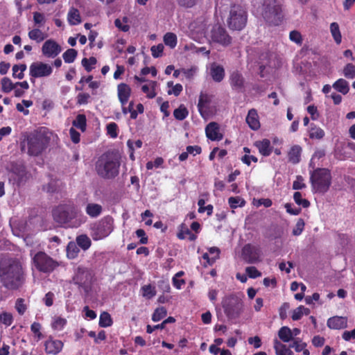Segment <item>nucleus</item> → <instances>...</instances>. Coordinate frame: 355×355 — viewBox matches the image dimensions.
Returning <instances> with one entry per match:
<instances>
[{"mask_svg": "<svg viewBox=\"0 0 355 355\" xmlns=\"http://www.w3.org/2000/svg\"><path fill=\"white\" fill-rule=\"evenodd\" d=\"M0 280L9 290H16L25 281V274L21 261L16 258L3 257L0 260Z\"/></svg>", "mask_w": 355, "mask_h": 355, "instance_id": "nucleus-1", "label": "nucleus"}, {"mask_svg": "<svg viewBox=\"0 0 355 355\" xmlns=\"http://www.w3.org/2000/svg\"><path fill=\"white\" fill-rule=\"evenodd\" d=\"M53 220L61 225L78 227L86 220L85 216L73 205H60L53 209Z\"/></svg>", "mask_w": 355, "mask_h": 355, "instance_id": "nucleus-2", "label": "nucleus"}, {"mask_svg": "<svg viewBox=\"0 0 355 355\" xmlns=\"http://www.w3.org/2000/svg\"><path fill=\"white\" fill-rule=\"evenodd\" d=\"M120 162L118 155L113 152L103 154L96 164V170L99 176L105 179H112L118 175Z\"/></svg>", "mask_w": 355, "mask_h": 355, "instance_id": "nucleus-3", "label": "nucleus"}, {"mask_svg": "<svg viewBox=\"0 0 355 355\" xmlns=\"http://www.w3.org/2000/svg\"><path fill=\"white\" fill-rule=\"evenodd\" d=\"M260 14L269 25L277 26L282 21V3L280 0H263Z\"/></svg>", "mask_w": 355, "mask_h": 355, "instance_id": "nucleus-4", "label": "nucleus"}, {"mask_svg": "<svg viewBox=\"0 0 355 355\" xmlns=\"http://www.w3.org/2000/svg\"><path fill=\"white\" fill-rule=\"evenodd\" d=\"M311 182L314 192L326 193L331 182L330 171L327 168H317L311 175Z\"/></svg>", "mask_w": 355, "mask_h": 355, "instance_id": "nucleus-5", "label": "nucleus"}, {"mask_svg": "<svg viewBox=\"0 0 355 355\" xmlns=\"http://www.w3.org/2000/svg\"><path fill=\"white\" fill-rule=\"evenodd\" d=\"M222 306L229 320L237 319L243 311V302L235 294L225 296L222 300Z\"/></svg>", "mask_w": 355, "mask_h": 355, "instance_id": "nucleus-6", "label": "nucleus"}, {"mask_svg": "<svg viewBox=\"0 0 355 355\" xmlns=\"http://www.w3.org/2000/svg\"><path fill=\"white\" fill-rule=\"evenodd\" d=\"M247 20V11L243 6L236 4L231 6L227 19V26L231 30H242L245 26Z\"/></svg>", "mask_w": 355, "mask_h": 355, "instance_id": "nucleus-7", "label": "nucleus"}, {"mask_svg": "<svg viewBox=\"0 0 355 355\" xmlns=\"http://www.w3.org/2000/svg\"><path fill=\"white\" fill-rule=\"evenodd\" d=\"M28 153L30 155H39L46 147L49 138L44 132L39 131L29 135L27 138Z\"/></svg>", "mask_w": 355, "mask_h": 355, "instance_id": "nucleus-8", "label": "nucleus"}, {"mask_svg": "<svg viewBox=\"0 0 355 355\" xmlns=\"http://www.w3.org/2000/svg\"><path fill=\"white\" fill-rule=\"evenodd\" d=\"M113 218L107 216L93 223L91 226L92 238L99 240L107 236L113 230Z\"/></svg>", "mask_w": 355, "mask_h": 355, "instance_id": "nucleus-9", "label": "nucleus"}, {"mask_svg": "<svg viewBox=\"0 0 355 355\" xmlns=\"http://www.w3.org/2000/svg\"><path fill=\"white\" fill-rule=\"evenodd\" d=\"M34 266L40 271L44 273L51 272L58 263L44 252H38L33 259Z\"/></svg>", "mask_w": 355, "mask_h": 355, "instance_id": "nucleus-10", "label": "nucleus"}, {"mask_svg": "<svg viewBox=\"0 0 355 355\" xmlns=\"http://www.w3.org/2000/svg\"><path fill=\"white\" fill-rule=\"evenodd\" d=\"M211 41L223 46H227L232 43V37L225 28L219 24H215L210 32Z\"/></svg>", "mask_w": 355, "mask_h": 355, "instance_id": "nucleus-11", "label": "nucleus"}, {"mask_svg": "<svg viewBox=\"0 0 355 355\" xmlns=\"http://www.w3.org/2000/svg\"><path fill=\"white\" fill-rule=\"evenodd\" d=\"M92 279L91 273L84 268H78L73 278L74 284L81 287L87 294L91 291Z\"/></svg>", "mask_w": 355, "mask_h": 355, "instance_id": "nucleus-12", "label": "nucleus"}, {"mask_svg": "<svg viewBox=\"0 0 355 355\" xmlns=\"http://www.w3.org/2000/svg\"><path fill=\"white\" fill-rule=\"evenodd\" d=\"M243 259L248 263H255L260 261V248L250 245H245L242 249L241 254Z\"/></svg>", "mask_w": 355, "mask_h": 355, "instance_id": "nucleus-13", "label": "nucleus"}, {"mask_svg": "<svg viewBox=\"0 0 355 355\" xmlns=\"http://www.w3.org/2000/svg\"><path fill=\"white\" fill-rule=\"evenodd\" d=\"M29 69L30 76L33 78L46 77L50 76L53 71L51 65L42 62L32 63Z\"/></svg>", "mask_w": 355, "mask_h": 355, "instance_id": "nucleus-14", "label": "nucleus"}, {"mask_svg": "<svg viewBox=\"0 0 355 355\" xmlns=\"http://www.w3.org/2000/svg\"><path fill=\"white\" fill-rule=\"evenodd\" d=\"M62 51L61 46L54 40H46L42 45V54L46 58H55Z\"/></svg>", "mask_w": 355, "mask_h": 355, "instance_id": "nucleus-15", "label": "nucleus"}, {"mask_svg": "<svg viewBox=\"0 0 355 355\" xmlns=\"http://www.w3.org/2000/svg\"><path fill=\"white\" fill-rule=\"evenodd\" d=\"M230 83L232 88L237 92H241L245 87V79L241 73L234 71L230 76Z\"/></svg>", "mask_w": 355, "mask_h": 355, "instance_id": "nucleus-16", "label": "nucleus"}, {"mask_svg": "<svg viewBox=\"0 0 355 355\" xmlns=\"http://www.w3.org/2000/svg\"><path fill=\"white\" fill-rule=\"evenodd\" d=\"M206 136L211 141H220L223 135L219 132V125L216 122L209 123L205 128Z\"/></svg>", "mask_w": 355, "mask_h": 355, "instance_id": "nucleus-17", "label": "nucleus"}, {"mask_svg": "<svg viewBox=\"0 0 355 355\" xmlns=\"http://www.w3.org/2000/svg\"><path fill=\"white\" fill-rule=\"evenodd\" d=\"M327 327L332 329H341L347 327V318L342 316H334L328 319Z\"/></svg>", "mask_w": 355, "mask_h": 355, "instance_id": "nucleus-18", "label": "nucleus"}, {"mask_svg": "<svg viewBox=\"0 0 355 355\" xmlns=\"http://www.w3.org/2000/svg\"><path fill=\"white\" fill-rule=\"evenodd\" d=\"M254 145L258 148L259 153L265 157L269 156L273 149L270 141L268 139L257 141Z\"/></svg>", "mask_w": 355, "mask_h": 355, "instance_id": "nucleus-19", "label": "nucleus"}, {"mask_svg": "<svg viewBox=\"0 0 355 355\" xmlns=\"http://www.w3.org/2000/svg\"><path fill=\"white\" fill-rule=\"evenodd\" d=\"M63 343L58 340H49L45 343V350L48 354H57L62 349Z\"/></svg>", "mask_w": 355, "mask_h": 355, "instance_id": "nucleus-20", "label": "nucleus"}, {"mask_svg": "<svg viewBox=\"0 0 355 355\" xmlns=\"http://www.w3.org/2000/svg\"><path fill=\"white\" fill-rule=\"evenodd\" d=\"M130 93V87L127 84L121 83L118 85V97L122 105L128 102Z\"/></svg>", "mask_w": 355, "mask_h": 355, "instance_id": "nucleus-21", "label": "nucleus"}, {"mask_svg": "<svg viewBox=\"0 0 355 355\" xmlns=\"http://www.w3.org/2000/svg\"><path fill=\"white\" fill-rule=\"evenodd\" d=\"M210 75L215 82L220 83L225 76L224 68L216 63H213L210 67Z\"/></svg>", "mask_w": 355, "mask_h": 355, "instance_id": "nucleus-22", "label": "nucleus"}, {"mask_svg": "<svg viewBox=\"0 0 355 355\" xmlns=\"http://www.w3.org/2000/svg\"><path fill=\"white\" fill-rule=\"evenodd\" d=\"M246 122L249 127L252 130H256L259 128L260 123L258 120L257 111L255 110L252 109L248 112V116L246 117Z\"/></svg>", "mask_w": 355, "mask_h": 355, "instance_id": "nucleus-23", "label": "nucleus"}, {"mask_svg": "<svg viewBox=\"0 0 355 355\" xmlns=\"http://www.w3.org/2000/svg\"><path fill=\"white\" fill-rule=\"evenodd\" d=\"M302 148L298 145L292 146L288 153V162L292 164H297L300 161Z\"/></svg>", "mask_w": 355, "mask_h": 355, "instance_id": "nucleus-24", "label": "nucleus"}, {"mask_svg": "<svg viewBox=\"0 0 355 355\" xmlns=\"http://www.w3.org/2000/svg\"><path fill=\"white\" fill-rule=\"evenodd\" d=\"M103 207L96 203H89L87 205L85 211L92 218L98 217L102 212Z\"/></svg>", "mask_w": 355, "mask_h": 355, "instance_id": "nucleus-25", "label": "nucleus"}, {"mask_svg": "<svg viewBox=\"0 0 355 355\" xmlns=\"http://www.w3.org/2000/svg\"><path fill=\"white\" fill-rule=\"evenodd\" d=\"M274 348L277 355H293V352L289 347L277 339L274 341Z\"/></svg>", "mask_w": 355, "mask_h": 355, "instance_id": "nucleus-26", "label": "nucleus"}, {"mask_svg": "<svg viewBox=\"0 0 355 355\" xmlns=\"http://www.w3.org/2000/svg\"><path fill=\"white\" fill-rule=\"evenodd\" d=\"M67 19L70 25L74 26L81 22V17L78 9L71 8L67 15Z\"/></svg>", "mask_w": 355, "mask_h": 355, "instance_id": "nucleus-27", "label": "nucleus"}, {"mask_svg": "<svg viewBox=\"0 0 355 355\" xmlns=\"http://www.w3.org/2000/svg\"><path fill=\"white\" fill-rule=\"evenodd\" d=\"M28 37L31 40L40 43L47 37V34L43 33L39 28H35L28 32Z\"/></svg>", "mask_w": 355, "mask_h": 355, "instance_id": "nucleus-28", "label": "nucleus"}, {"mask_svg": "<svg viewBox=\"0 0 355 355\" xmlns=\"http://www.w3.org/2000/svg\"><path fill=\"white\" fill-rule=\"evenodd\" d=\"M333 87L344 95L347 94L349 90L348 83L343 78H340L336 81L333 85Z\"/></svg>", "mask_w": 355, "mask_h": 355, "instance_id": "nucleus-29", "label": "nucleus"}, {"mask_svg": "<svg viewBox=\"0 0 355 355\" xmlns=\"http://www.w3.org/2000/svg\"><path fill=\"white\" fill-rule=\"evenodd\" d=\"M209 103V96L207 94H201L199 97L198 108L200 115L202 117L205 116V108L207 107V105Z\"/></svg>", "mask_w": 355, "mask_h": 355, "instance_id": "nucleus-30", "label": "nucleus"}, {"mask_svg": "<svg viewBox=\"0 0 355 355\" xmlns=\"http://www.w3.org/2000/svg\"><path fill=\"white\" fill-rule=\"evenodd\" d=\"M279 338L284 343H288L292 340V331L288 327H282L278 331Z\"/></svg>", "mask_w": 355, "mask_h": 355, "instance_id": "nucleus-31", "label": "nucleus"}, {"mask_svg": "<svg viewBox=\"0 0 355 355\" xmlns=\"http://www.w3.org/2000/svg\"><path fill=\"white\" fill-rule=\"evenodd\" d=\"M76 244L83 250H86L91 246L92 242L90 239L85 234H82L76 238Z\"/></svg>", "mask_w": 355, "mask_h": 355, "instance_id": "nucleus-32", "label": "nucleus"}, {"mask_svg": "<svg viewBox=\"0 0 355 355\" xmlns=\"http://www.w3.org/2000/svg\"><path fill=\"white\" fill-rule=\"evenodd\" d=\"M79 252L80 250L76 243L71 241L68 243L67 246V256L69 259H75Z\"/></svg>", "mask_w": 355, "mask_h": 355, "instance_id": "nucleus-33", "label": "nucleus"}, {"mask_svg": "<svg viewBox=\"0 0 355 355\" xmlns=\"http://www.w3.org/2000/svg\"><path fill=\"white\" fill-rule=\"evenodd\" d=\"M189 111L184 105H180L178 108L173 112L174 117L179 121H182L187 117Z\"/></svg>", "mask_w": 355, "mask_h": 355, "instance_id": "nucleus-34", "label": "nucleus"}, {"mask_svg": "<svg viewBox=\"0 0 355 355\" xmlns=\"http://www.w3.org/2000/svg\"><path fill=\"white\" fill-rule=\"evenodd\" d=\"M1 91L4 93H9L16 87L15 83H13L12 80L7 77H4L1 79Z\"/></svg>", "mask_w": 355, "mask_h": 355, "instance_id": "nucleus-35", "label": "nucleus"}, {"mask_svg": "<svg viewBox=\"0 0 355 355\" xmlns=\"http://www.w3.org/2000/svg\"><path fill=\"white\" fill-rule=\"evenodd\" d=\"M324 136V132L322 128L317 127L316 125H311L309 130V137L311 139H321Z\"/></svg>", "mask_w": 355, "mask_h": 355, "instance_id": "nucleus-36", "label": "nucleus"}, {"mask_svg": "<svg viewBox=\"0 0 355 355\" xmlns=\"http://www.w3.org/2000/svg\"><path fill=\"white\" fill-rule=\"evenodd\" d=\"M86 116L84 114H78L73 121V125L84 132L86 129Z\"/></svg>", "mask_w": 355, "mask_h": 355, "instance_id": "nucleus-37", "label": "nucleus"}, {"mask_svg": "<svg viewBox=\"0 0 355 355\" xmlns=\"http://www.w3.org/2000/svg\"><path fill=\"white\" fill-rule=\"evenodd\" d=\"M26 69V65L25 64H15L12 67V76L18 79H22L24 78V71Z\"/></svg>", "mask_w": 355, "mask_h": 355, "instance_id": "nucleus-38", "label": "nucleus"}, {"mask_svg": "<svg viewBox=\"0 0 355 355\" xmlns=\"http://www.w3.org/2000/svg\"><path fill=\"white\" fill-rule=\"evenodd\" d=\"M164 42L166 46L173 49L177 44V36L173 33H167L164 37Z\"/></svg>", "mask_w": 355, "mask_h": 355, "instance_id": "nucleus-39", "label": "nucleus"}, {"mask_svg": "<svg viewBox=\"0 0 355 355\" xmlns=\"http://www.w3.org/2000/svg\"><path fill=\"white\" fill-rule=\"evenodd\" d=\"M330 30L335 42L337 44H340L341 42L342 37L338 24L336 22L331 23L330 25Z\"/></svg>", "mask_w": 355, "mask_h": 355, "instance_id": "nucleus-40", "label": "nucleus"}, {"mask_svg": "<svg viewBox=\"0 0 355 355\" xmlns=\"http://www.w3.org/2000/svg\"><path fill=\"white\" fill-rule=\"evenodd\" d=\"M112 324V320L110 315L107 312H103L99 318V326L101 327H107Z\"/></svg>", "mask_w": 355, "mask_h": 355, "instance_id": "nucleus-41", "label": "nucleus"}, {"mask_svg": "<svg viewBox=\"0 0 355 355\" xmlns=\"http://www.w3.org/2000/svg\"><path fill=\"white\" fill-rule=\"evenodd\" d=\"M77 55L78 52L76 49H69L63 53L62 57L65 62L71 63L75 60Z\"/></svg>", "mask_w": 355, "mask_h": 355, "instance_id": "nucleus-42", "label": "nucleus"}, {"mask_svg": "<svg viewBox=\"0 0 355 355\" xmlns=\"http://www.w3.org/2000/svg\"><path fill=\"white\" fill-rule=\"evenodd\" d=\"M167 315V311L164 306H161L159 308H157L153 315H152V320L154 322H158L161 320L162 318H164Z\"/></svg>", "mask_w": 355, "mask_h": 355, "instance_id": "nucleus-43", "label": "nucleus"}, {"mask_svg": "<svg viewBox=\"0 0 355 355\" xmlns=\"http://www.w3.org/2000/svg\"><path fill=\"white\" fill-rule=\"evenodd\" d=\"M293 199L296 204L301 205L304 208H307L310 206V202L304 198H302V193L296 191L293 194Z\"/></svg>", "mask_w": 355, "mask_h": 355, "instance_id": "nucleus-44", "label": "nucleus"}, {"mask_svg": "<svg viewBox=\"0 0 355 355\" xmlns=\"http://www.w3.org/2000/svg\"><path fill=\"white\" fill-rule=\"evenodd\" d=\"M344 76L349 79L355 78V65L353 64H347L343 69Z\"/></svg>", "mask_w": 355, "mask_h": 355, "instance_id": "nucleus-45", "label": "nucleus"}, {"mask_svg": "<svg viewBox=\"0 0 355 355\" xmlns=\"http://www.w3.org/2000/svg\"><path fill=\"white\" fill-rule=\"evenodd\" d=\"M228 202L231 208L235 209L238 207H242L245 205V200L241 199L240 197H230L228 199Z\"/></svg>", "mask_w": 355, "mask_h": 355, "instance_id": "nucleus-46", "label": "nucleus"}, {"mask_svg": "<svg viewBox=\"0 0 355 355\" xmlns=\"http://www.w3.org/2000/svg\"><path fill=\"white\" fill-rule=\"evenodd\" d=\"M13 321V318L11 313L3 312L0 314V324H3L6 326L11 325Z\"/></svg>", "mask_w": 355, "mask_h": 355, "instance_id": "nucleus-47", "label": "nucleus"}, {"mask_svg": "<svg viewBox=\"0 0 355 355\" xmlns=\"http://www.w3.org/2000/svg\"><path fill=\"white\" fill-rule=\"evenodd\" d=\"M304 221L302 218H299L295 224V226L293 229V234L294 236H299L303 232L304 227Z\"/></svg>", "mask_w": 355, "mask_h": 355, "instance_id": "nucleus-48", "label": "nucleus"}, {"mask_svg": "<svg viewBox=\"0 0 355 355\" xmlns=\"http://www.w3.org/2000/svg\"><path fill=\"white\" fill-rule=\"evenodd\" d=\"M96 63V59L94 57H90L89 59L85 58L82 60V64L87 72L92 71V67L90 65H94Z\"/></svg>", "mask_w": 355, "mask_h": 355, "instance_id": "nucleus-49", "label": "nucleus"}, {"mask_svg": "<svg viewBox=\"0 0 355 355\" xmlns=\"http://www.w3.org/2000/svg\"><path fill=\"white\" fill-rule=\"evenodd\" d=\"M143 295L148 299H151L156 295V291L150 285H146L142 287Z\"/></svg>", "mask_w": 355, "mask_h": 355, "instance_id": "nucleus-50", "label": "nucleus"}, {"mask_svg": "<svg viewBox=\"0 0 355 355\" xmlns=\"http://www.w3.org/2000/svg\"><path fill=\"white\" fill-rule=\"evenodd\" d=\"M58 182L55 180H52L49 182L46 185L43 186V189L49 193H53L57 191L58 188Z\"/></svg>", "mask_w": 355, "mask_h": 355, "instance_id": "nucleus-51", "label": "nucleus"}, {"mask_svg": "<svg viewBox=\"0 0 355 355\" xmlns=\"http://www.w3.org/2000/svg\"><path fill=\"white\" fill-rule=\"evenodd\" d=\"M117 129H118V126H117L116 123H115L114 122L110 123L107 124V133L112 138H116L117 137V135H118Z\"/></svg>", "mask_w": 355, "mask_h": 355, "instance_id": "nucleus-52", "label": "nucleus"}, {"mask_svg": "<svg viewBox=\"0 0 355 355\" xmlns=\"http://www.w3.org/2000/svg\"><path fill=\"white\" fill-rule=\"evenodd\" d=\"M191 231L187 228L185 224L182 223L180 226V231L177 236L180 239H184L190 234Z\"/></svg>", "mask_w": 355, "mask_h": 355, "instance_id": "nucleus-53", "label": "nucleus"}, {"mask_svg": "<svg viewBox=\"0 0 355 355\" xmlns=\"http://www.w3.org/2000/svg\"><path fill=\"white\" fill-rule=\"evenodd\" d=\"M150 50L152 52V55L154 58H159L162 56L164 50V45L162 44H159L157 46H153Z\"/></svg>", "mask_w": 355, "mask_h": 355, "instance_id": "nucleus-54", "label": "nucleus"}, {"mask_svg": "<svg viewBox=\"0 0 355 355\" xmlns=\"http://www.w3.org/2000/svg\"><path fill=\"white\" fill-rule=\"evenodd\" d=\"M306 187V184L304 183V179L301 175H297L296 180L293 183V189L295 190L302 189Z\"/></svg>", "mask_w": 355, "mask_h": 355, "instance_id": "nucleus-55", "label": "nucleus"}, {"mask_svg": "<svg viewBox=\"0 0 355 355\" xmlns=\"http://www.w3.org/2000/svg\"><path fill=\"white\" fill-rule=\"evenodd\" d=\"M306 347V343H302L301 340L297 339L290 345V347L294 348L297 352L302 351Z\"/></svg>", "mask_w": 355, "mask_h": 355, "instance_id": "nucleus-56", "label": "nucleus"}, {"mask_svg": "<svg viewBox=\"0 0 355 355\" xmlns=\"http://www.w3.org/2000/svg\"><path fill=\"white\" fill-rule=\"evenodd\" d=\"M67 321L65 319L62 318L60 317H58L55 318L53 322L52 323V327L54 329H61L65 325Z\"/></svg>", "mask_w": 355, "mask_h": 355, "instance_id": "nucleus-57", "label": "nucleus"}, {"mask_svg": "<svg viewBox=\"0 0 355 355\" xmlns=\"http://www.w3.org/2000/svg\"><path fill=\"white\" fill-rule=\"evenodd\" d=\"M33 21L35 24H39L41 26L45 22L44 15L41 12H33Z\"/></svg>", "mask_w": 355, "mask_h": 355, "instance_id": "nucleus-58", "label": "nucleus"}, {"mask_svg": "<svg viewBox=\"0 0 355 355\" xmlns=\"http://www.w3.org/2000/svg\"><path fill=\"white\" fill-rule=\"evenodd\" d=\"M245 271L250 278L260 277L261 273L254 266L247 267Z\"/></svg>", "mask_w": 355, "mask_h": 355, "instance_id": "nucleus-59", "label": "nucleus"}, {"mask_svg": "<svg viewBox=\"0 0 355 355\" xmlns=\"http://www.w3.org/2000/svg\"><path fill=\"white\" fill-rule=\"evenodd\" d=\"M90 98V95L87 93H80L77 96V103L79 105H84L88 103Z\"/></svg>", "mask_w": 355, "mask_h": 355, "instance_id": "nucleus-60", "label": "nucleus"}, {"mask_svg": "<svg viewBox=\"0 0 355 355\" xmlns=\"http://www.w3.org/2000/svg\"><path fill=\"white\" fill-rule=\"evenodd\" d=\"M197 1L198 0H177L178 4L184 8H192Z\"/></svg>", "mask_w": 355, "mask_h": 355, "instance_id": "nucleus-61", "label": "nucleus"}, {"mask_svg": "<svg viewBox=\"0 0 355 355\" xmlns=\"http://www.w3.org/2000/svg\"><path fill=\"white\" fill-rule=\"evenodd\" d=\"M15 308L20 315H23L24 313V312L26 311V307L25 304H24L23 299L19 298L17 300V302L15 304Z\"/></svg>", "mask_w": 355, "mask_h": 355, "instance_id": "nucleus-62", "label": "nucleus"}, {"mask_svg": "<svg viewBox=\"0 0 355 355\" xmlns=\"http://www.w3.org/2000/svg\"><path fill=\"white\" fill-rule=\"evenodd\" d=\"M290 40L293 42H295L297 44L302 43V36L300 32L297 31H292L289 35Z\"/></svg>", "mask_w": 355, "mask_h": 355, "instance_id": "nucleus-63", "label": "nucleus"}, {"mask_svg": "<svg viewBox=\"0 0 355 355\" xmlns=\"http://www.w3.org/2000/svg\"><path fill=\"white\" fill-rule=\"evenodd\" d=\"M303 309L304 306H300L299 307L293 310L291 316L293 320H298L302 318V316L304 315Z\"/></svg>", "mask_w": 355, "mask_h": 355, "instance_id": "nucleus-64", "label": "nucleus"}]
</instances>
